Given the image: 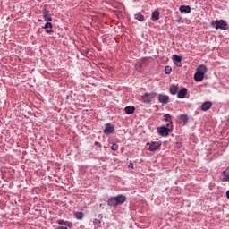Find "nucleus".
I'll use <instances>...</instances> for the list:
<instances>
[{
  "label": "nucleus",
  "instance_id": "f257e3e1",
  "mask_svg": "<svg viewBox=\"0 0 229 229\" xmlns=\"http://www.w3.org/2000/svg\"><path fill=\"white\" fill-rule=\"evenodd\" d=\"M207 72V66L201 64L194 74V81L197 82L203 81V78H205V73Z\"/></svg>",
  "mask_w": 229,
  "mask_h": 229
},
{
  "label": "nucleus",
  "instance_id": "f03ea898",
  "mask_svg": "<svg viewBox=\"0 0 229 229\" xmlns=\"http://www.w3.org/2000/svg\"><path fill=\"white\" fill-rule=\"evenodd\" d=\"M212 28H215V30H223L224 31H226L228 30V23L225 20H216L211 21Z\"/></svg>",
  "mask_w": 229,
  "mask_h": 229
},
{
  "label": "nucleus",
  "instance_id": "7ed1b4c3",
  "mask_svg": "<svg viewBox=\"0 0 229 229\" xmlns=\"http://www.w3.org/2000/svg\"><path fill=\"white\" fill-rule=\"evenodd\" d=\"M155 96H157V92L155 91H152L151 93H144L141 96V101L145 105H149V103H151V101H153V99L155 98Z\"/></svg>",
  "mask_w": 229,
  "mask_h": 229
},
{
  "label": "nucleus",
  "instance_id": "20e7f679",
  "mask_svg": "<svg viewBox=\"0 0 229 229\" xmlns=\"http://www.w3.org/2000/svg\"><path fill=\"white\" fill-rule=\"evenodd\" d=\"M147 146L148 147V151H157V149H160L162 146V141H150L147 143Z\"/></svg>",
  "mask_w": 229,
  "mask_h": 229
},
{
  "label": "nucleus",
  "instance_id": "39448f33",
  "mask_svg": "<svg viewBox=\"0 0 229 229\" xmlns=\"http://www.w3.org/2000/svg\"><path fill=\"white\" fill-rule=\"evenodd\" d=\"M157 133L161 137H167V135L172 133L171 129L170 128H166L165 125H162L161 127H157Z\"/></svg>",
  "mask_w": 229,
  "mask_h": 229
},
{
  "label": "nucleus",
  "instance_id": "423d86ee",
  "mask_svg": "<svg viewBox=\"0 0 229 229\" xmlns=\"http://www.w3.org/2000/svg\"><path fill=\"white\" fill-rule=\"evenodd\" d=\"M43 19L45 22H51L53 21V17L51 16V13L47 10V4L43 6Z\"/></svg>",
  "mask_w": 229,
  "mask_h": 229
},
{
  "label": "nucleus",
  "instance_id": "0eeeda50",
  "mask_svg": "<svg viewBox=\"0 0 229 229\" xmlns=\"http://www.w3.org/2000/svg\"><path fill=\"white\" fill-rule=\"evenodd\" d=\"M187 123H189V115L181 114L178 116L177 124L180 126H187Z\"/></svg>",
  "mask_w": 229,
  "mask_h": 229
},
{
  "label": "nucleus",
  "instance_id": "6e6552de",
  "mask_svg": "<svg viewBox=\"0 0 229 229\" xmlns=\"http://www.w3.org/2000/svg\"><path fill=\"white\" fill-rule=\"evenodd\" d=\"M114 131H115V126H114L110 123H107L106 124V127H105L104 131H103L105 135H112V133H114Z\"/></svg>",
  "mask_w": 229,
  "mask_h": 229
},
{
  "label": "nucleus",
  "instance_id": "1a4fd4ad",
  "mask_svg": "<svg viewBox=\"0 0 229 229\" xmlns=\"http://www.w3.org/2000/svg\"><path fill=\"white\" fill-rule=\"evenodd\" d=\"M182 59H183V57H182V55H173L174 64V65H176V67H182Z\"/></svg>",
  "mask_w": 229,
  "mask_h": 229
},
{
  "label": "nucleus",
  "instance_id": "9d476101",
  "mask_svg": "<svg viewBox=\"0 0 229 229\" xmlns=\"http://www.w3.org/2000/svg\"><path fill=\"white\" fill-rule=\"evenodd\" d=\"M211 108H212L211 101H206V102L202 103V105L200 106V110H202V112H208V110H210Z\"/></svg>",
  "mask_w": 229,
  "mask_h": 229
},
{
  "label": "nucleus",
  "instance_id": "9b49d317",
  "mask_svg": "<svg viewBox=\"0 0 229 229\" xmlns=\"http://www.w3.org/2000/svg\"><path fill=\"white\" fill-rule=\"evenodd\" d=\"M158 101H159V103H162L163 105H167V103H169V96L164 95V94H159Z\"/></svg>",
  "mask_w": 229,
  "mask_h": 229
},
{
  "label": "nucleus",
  "instance_id": "f8f14e48",
  "mask_svg": "<svg viewBox=\"0 0 229 229\" xmlns=\"http://www.w3.org/2000/svg\"><path fill=\"white\" fill-rule=\"evenodd\" d=\"M42 30H46V33L47 34L53 33V24L49 21H47L45 26L42 27Z\"/></svg>",
  "mask_w": 229,
  "mask_h": 229
},
{
  "label": "nucleus",
  "instance_id": "ddd939ff",
  "mask_svg": "<svg viewBox=\"0 0 229 229\" xmlns=\"http://www.w3.org/2000/svg\"><path fill=\"white\" fill-rule=\"evenodd\" d=\"M181 13H191V9L189 5H181L179 8Z\"/></svg>",
  "mask_w": 229,
  "mask_h": 229
},
{
  "label": "nucleus",
  "instance_id": "4468645a",
  "mask_svg": "<svg viewBox=\"0 0 229 229\" xmlns=\"http://www.w3.org/2000/svg\"><path fill=\"white\" fill-rule=\"evenodd\" d=\"M187 96V88H182L178 93L177 97L179 99H183Z\"/></svg>",
  "mask_w": 229,
  "mask_h": 229
},
{
  "label": "nucleus",
  "instance_id": "2eb2a0df",
  "mask_svg": "<svg viewBox=\"0 0 229 229\" xmlns=\"http://www.w3.org/2000/svg\"><path fill=\"white\" fill-rule=\"evenodd\" d=\"M114 198L116 199L117 205H123V203H124V201H126V196H124V195H118Z\"/></svg>",
  "mask_w": 229,
  "mask_h": 229
},
{
  "label": "nucleus",
  "instance_id": "dca6fc26",
  "mask_svg": "<svg viewBox=\"0 0 229 229\" xmlns=\"http://www.w3.org/2000/svg\"><path fill=\"white\" fill-rule=\"evenodd\" d=\"M124 112L127 114V115H131L132 114H135V106H125Z\"/></svg>",
  "mask_w": 229,
  "mask_h": 229
},
{
  "label": "nucleus",
  "instance_id": "f3484780",
  "mask_svg": "<svg viewBox=\"0 0 229 229\" xmlns=\"http://www.w3.org/2000/svg\"><path fill=\"white\" fill-rule=\"evenodd\" d=\"M107 205L109 207H117L118 204H117V200H116L115 197L109 198L107 200Z\"/></svg>",
  "mask_w": 229,
  "mask_h": 229
},
{
  "label": "nucleus",
  "instance_id": "a211bd4d",
  "mask_svg": "<svg viewBox=\"0 0 229 229\" xmlns=\"http://www.w3.org/2000/svg\"><path fill=\"white\" fill-rule=\"evenodd\" d=\"M169 92L170 94H172V96H175V94L178 93V86L174 84L171 85L169 89Z\"/></svg>",
  "mask_w": 229,
  "mask_h": 229
},
{
  "label": "nucleus",
  "instance_id": "6ab92c4d",
  "mask_svg": "<svg viewBox=\"0 0 229 229\" xmlns=\"http://www.w3.org/2000/svg\"><path fill=\"white\" fill-rule=\"evenodd\" d=\"M158 19H160V12L154 11L151 15V21H158Z\"/></svg>",
  "mask_w": 229,
  "mask_h": 229
},
{
  "label": "nucleus",
  "instance_id": "aec40b11",
  "mask_svg": "<svg viewBox=\"0 0 229 229\" xmlns=\"http://www.w3.org/2000/svg\"><path fill=\"white\" fill-rule=\"evenodd\" d=\"M134 19H136V21H140V22H143L144 15H142L140 13H138L134 15Z\"/></svg>",
  "mask_w": 229,
  "mask_h": 229
},
{
  "label": "nucleus",
  "instance_id": "412c9836",
  "mask_svg": "<svg viewBox=\"0 0 229 229\" xmlns=\"http://www.w3.org/2000/svg\"><path fill=\"white\" fill-rule=\"evenodd\" d=\"M93 225H94V228L95 229H98L99 228V226H101V220L98 219V218H95L93 220Z\"/></svg>",
  "mask_w": 229,
  "mask_h": 229
},
{
  "label": "nucleus",
  "instance_id": "4be33fe9",
  "mask_svg": "<svg viewBox=\"0 0 229 229\" xmlns=\"http://www.w3.org/2000/svg\"><path fill=\"white\" fill-rule=\"evenodd\" d=\"M74 216L79 221H81V219L84 217L83 212H76L74 213Z\"/></svg>",
  "mask_w": 229,
  "mask_h": 229
},
{
  "label": "nucleus",
  "instance_id": "5701e85b",
  "mask_svg": "<svg viewBox=\"0 0 229 229\" xmlns=\"http://www.w3.org/2000/svg\"><path fill=\"white\" fill-rule=\"evenodd\" d=\"M164 121H165V123H169L173 121V116H171L169 114H166L164 115Z\"/></svg>",
  "mask_w": 229,
  "mask_h": 229
},
{
  "label": "nucleus",
  "instance_id": "b1692460",
  "mask_svg": "<svg viewBox=\"0 0 229 229\" xmlns=\"http://www.w3.org/2000/svg\"><path fill=\"white\" fill-rule=\"evenodd\" d=\"M173 68L171 66H165V74H171Z\"/></svg>",
  "mask_w": 229,
  "mask_h": 229
},
{
  "label": "nucleus",
  "instance_id": "393cba45",
  "mask_svg": "<svg viewBox=\"0 0 229 229\" xmlns=\"http://www.w3.org/2000/svg\"><path fill=\"white\" fill-rule=\"evenodd\" d=\"M112 151H118L119 150V145L117 143H113L111 146Z\"/></svg>",
  "mask_w": 229,
  "mask_h": 229
},
{
  "label": "nucleus",
  "instance_id": "a878e982",
  "mask_svg": "<svg viewBox=\"0 0 229 229\" xmlns=\"http://www.w3.org/2000/svg\"><path fill=\"white\" fill-rule=\"evenodd\" d=\"M64 226L70 229L72 228V222L64 221Z\"/></svg>",
  "mask_w": 229,
  "mask_h": 229
},
{
  "label": "nucleus",
  "instance_id": "bb28decb",
  "mask_svg": "<svg viewBox=\"0 0 229 229\" xmlns=\"http://www.w3.org/2000/svg\"><path fill=\"white\" fill-rule=\"evenodd\" d=\"M165 126V128H170L171 131L173 132V121L168 122V123Z\"/></svg>",
  "mask_w": 229,
  "mask_h": 229
},
{
  "label": "nucleus",
  "instance_id": "cd10ccee",
  "mask_svg": "<svg viewBox=\"0 0 229 229\" xmlns=\"http://www.w3.org/2000/svg\"><path fill=\"white\" fill-rule=\"evenodd\" d=\"M57 224H59L60 226H64V224H65V221L64 219H60V220L57 221Z\"/></svg>",
  "mask_w": 229,
  "mask_h": 229
},
{
  "label": "nucleus",
  "instance_id": "c85d7f7f",
  "mask_svg": "<svg viewBox=\"0 0 229 229\" xmlns=\"http://www.w3.org/2000/svg\"><path fill=\"white\" fill-rule=\"evenodd\" d=\"M81 53L82 55H89V48L82 49V50L81 51Z\"/></svg>",
  "mask_w": 229,
  "mask_h": 229
},
{
  "label": "nucleus",
  "instance_id": "c756f323",
  "mask_svg": "<svg viewBox=\"0 0 229 229\" xmlns=\"http://www.w3.org/2000/svg\"><path fill=\"white\" fill-rule=\"evenodd\" d=\"M94 146H97V148H100L103 147L98 141H95Z\"/></svg>",
  "mask_w": 229,
  "mask_h": 229
},
{
  "label": "nucleus",
  "instance_id": "7c9ffc66",
  "mask_svg": "<svg viewBox=\"0 0 229 229\" xmlns=\"http://www.w3.org/2000/svg\"><path fill=\"white\" fill-rule=\"evenodd\" d=\"M175 148H177V149H180V148H182V143L177 142L176 145H175Z\"/></svg>",
  "mask_w": 229,
  "mask_h": 229
},
{
  "label": "nucleus",
  "instance_id": "2f4dec72",
  "mask_svg": "<svg viewBox=\"0 0 229 229\" xmlns=\"http://www.w3.org/2000/svg\"><path fill=\"white\" fill-rule=\"evenodd\" d=\"M177 22L178 24H182V22H183V19L182 17H180L178 20H177Z\"/></svg>",
  "mask_w": 229,
  "mask_h": 229
},
{
  "label": "nucleus",
  "instance_id": "473e14b6",
  "mask_svg": "<svg viewBox=\"0 0 229 229\" xmlns=\"http://www.w3.org/2000/svg\"><path fill=\"white\" fill-rule=\"evenodd\" d=\"M129 168H130V169H133V163H132L131 161H130Z\"/></svg>",
  "mask_w": 229,
  "mask_h": 229
},
{
  "label": "nucleus",
  "instance_id": "72a5a7b5",
  "mask_svg": "<svg viewBox=\"0 0 229 229\" xmlns=\"http://www.w3.org/2000/svg\"><path fill=\"white\" fill-rule=\"evenodd\" d=\"M225 196H226L227 199H229V190L225 192Z\"/></svg>",
  "mask_w": 229,
  "mask_h": 229
},
{
  "label": "nucleus",
  "instance_id": "f704fd0d",
  "mask_svg": "<svg viewBox=\"0 0 229 229\" xmlns=\"http://www.w3.org/2000/svg\"><path fill=\"white\" fill-rule=\"evenodd\" d=\"M99 207H100V208H103V204H100Z\"/></svg>",
  "mask_w": 229,
  "mask_h": 229
}]
</instances>
